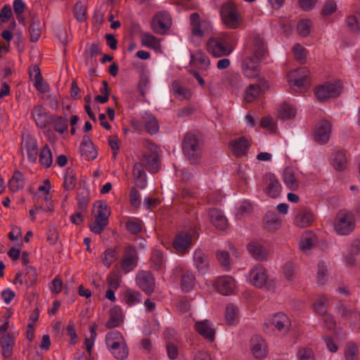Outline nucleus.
I'll return each mask as SVG.
<instances>
[{"label":"nucleus","instance_id":"6e6d98bb","mask_svg":"<svg viewBox=\"0 0 360 360\" xmlns=\"http://www.w3.org/2000/svg\"><path fill=\"white\" fill-rule=\"evenodd\" d=\"M238 309L233 304H229L226 308V320L229 324H233L238 319Z\"/></svg>","mask_w":360,"mask_h":360},{"label":"nucleus","instance_id":"393cba45","mask_svg":"<svg viewBox=\"0 0 360 360\" xmlns=\"http://www.w3.org/2000/svg\"><path fill=\"white\" fill-rule=\"evenodd\" d=\"M233 153L237 157L245 155L251 143L249 139L244 136L236 139L231 142Z\"/></svg>","mask_w":360,"mask_h":360},{"label":"nucleus","instance_id":"b1692460","mask_svg":"<svg viewBox=\"0 0 360 360\" xmlns=\"http://www.w3.org/2000/svg\"><path fill=\"white\" fill-rule=\"evenodd\" d=\"M336 312L342 320L356 321L360 319V314L354 309L349 307L340 301L336 307Z\"/></svg>","mask_w":360,"mask_h":360},{"label":"nucleus","instance_id":"3c124183","mask_svg":"<svg viewBox=\"0 0 360 360\" xmlns=\"http://www.w3.org/2000/svg\"><path fill=\"white\" fill-rule=\"evenodd\" d=\"M141 39L142 44L147 47L151 49H158L160 46L159 40L150 33H142Z\"/></svg>","mask_w":360,"mask_h":360},{"label":"nucleus","instance_id":"e433bc0d","mask_svg":"<svg viewBox=\"0 0 360 360\" xmlns=\"http://www.w3.org/2000/svg\"><path fill=\"white\" fill-rule=\"evenodd\" d=\"M313 220L314 216L311 212L301 210L295 217V224L299 227L304 228L310 226Z\"/></svg>","mask_w":360,"mask_h":360},{"label":"nucleus","instance_id":"09e8293b","mask_svg":"<svg viewBox=\"0 0 360 360\" xmlns=\"http://www.w3.org/2000/svg\"><path fill=\"white\" fill-rule=\"evenodd\" d=\"M150 86L149 72L145 69H142L140 72V79L139 82V89L143 97L145 96Z\"/></svg>","mask_w":360,"mask_h":360},{"label":"nucleus","instance_id":"9d476101","mask_svg":"<svg viewBox=\"0 0 360 360\" xmlns=\"http://www.w3.org/2000/svg\"><path fill=\"white\" fill-rule=\"evenodd\" d=\"M195 232L194 231H182L175 236L173 241L174 248L179 253L188 252L192 246L193 238Z\"/></svg>","mask_w":360,"mask_h":360},{"label":"nucleus","instance_id":"dca6fc26","mask_svg":"<svg viewBox=\"0 0 360 360\" xmlns=\"http://www.w3.org/2000/svg\"><path fill=\"white\" fill-rule=\"evenodd\" d=\"M330 123L326 120H322L315 126L314 140L320 144L326 143L330 139Z\"/></svg>","mask_w":360,"mask_h":360},{"label":"nucleus","instance_id":"680f3d73","mask_svg":"<svg viewBox=\"0 0 360 360\" xmlns=\"http://www.w3.org/2000/svg\"><path fill=\"white\" fill-rule=\"evenodd\" d=\"M216 255L219 264L226 270H229L231 267L229 253L226 250H218Z\"/></svg>","mask_w":360,"mask_h":360},{"label":"nucleus","instance_id":"a878e982","mask_svg":"<svg viewBox=\"0 0 360 360\" xmlns=\"http://www.w3.org/2000/svg\"><path fill=\"white\" fill-rule=\"evenodd\" d=\"M30 79L33 81V85L36 89L41 93L48 92L49 84L44 80L40 69H29Z\"/></svg>","mask_w":360,"mask_h":360},{"label":"nucleus","instance_id":"ea45409f","mask_svg":"<svg viewBox=\"0 0 360 360\" xmlns=\"http://www.w3.org/2000/svg\"><path fill=\"white\" fill-rule=\"evenodd\" d=\"M316 242V236L313 233H305L300 238V248L303 252L307 253L315 245Z\"/></svg>","mask_w":360,"mask_h":360},{"label":"nucleus","instance_id":"c03bdc74","mask_svg":"<svg viewBox=\"0 0 360 360\" xmlns=\"http://www.w3.org/2000/svg\"><path fill=\"white\" fill-rule=\"evenodd\" d=\"M347 157L341 150H338L333 155V165L338 171L344 170L347 166Z\"/></svg>","mask_w":360,"mask_h":360},{"label":"nucleus","instance_id":"4be33fe9","mask_svg":"<svg viewBox=\"0 0 360 360\" xmlns=\"http://www.w3.org/2000/svg\"><path fill=\"white\" fill-rule=\"evenodd\" d=\"M32 116L37 126L41 129L45 128L50 122L49 112L41 105L34 107Z\"/></svg>","mask_w":360,"mask_h":360},{"label":"nucleus","instance_id":"c756f323","mask_svg":"<svg viewBox=\"0 0 360 360\" xmlns=\"http://www.w3.org/2000/svg\"><path fill=\"white\" fill-rule=\"evenodd\" d=\"M123 321L122 310L118 306L113 307L109 312V319L105 323V327L113 328L118 327Z\"/></svg>","mask_w":360,"mask_h":360},{"label":"nucleus","instance_id":"4468645a","mask_svg":"<svg viewBox=\"0 0 360 360\" xmlns=\"http://www.w3.org/2000/svg\"><path fill=\"white\" fill-rule=\"evenodd\" d=\"M139 256L136 250L129 245L124 249L121 260V269L124 274L133 271L138 265Z\"/></svg>","mask_w":360,"mask_h":360},{"label":"nucleus","instance_id":"58836bf2","mask_svg":"<svg viewBox=\"0 0 360 360\" xmlns=\"http://www.w3.org/2000/svg\"><path fill=\"white\" fill-rule=\"evenodd\" d=\"M248 252L256 259L263 260L266 257L265 248L257 242H251L247 246Z\"/></svg>","mask_w":360,"mask_h":360},{"label":"nucleus","instance_id":"a18cd8bd","mask_svg":"<svg viewBox=\"0 0 360 360\" xmlns=\"http://www.w3.org/2000/svg\"><path fill=\"white\" fill-rule=\"evenodd\" d=\"M295 115V108L288 103H283L278 110V116L283 120L294 118Z\"/></svg>","mask_w":360,"mask_h":360},{"label":"nucleus","instance_id":"7c9ffc66","mask_svg":"<svg viewBox=\"0 0 360 360\" xmlns=\"http://www.w3.org/2000/svg\"><path fill=\"white\" fill-rule=\"evenodd\" d=\"M41 30L42 27L39 17L34 15L31 18L28 29L30 39L32 42H36L39 39L41 34Z\"/></svg>","mask_w":360,"mask_h":360},{"label":"nucleus","instance_id":"9b49d317","mask_svg":"<svg viewBox=\"0 0 360 360\" xmlns=\"http://www.w3.org/2000/svg\"><path fill=\"white\" fill-rule=\"evenodd\" d=\"M263 189L266 194L272 198H278L282 191L281 183L272 173H266L262 178Z\"/></svg>","mask_w":360,"mask_h":360},{"label":"nucleus","instance_id":"473e14b6","mask_svg":"<svg viewBox=\"0 0 360 360\" xmlns=\"http://www.w3.org/2000/svg\"><path fill=\"white\" fill-rule=\"evenodd\" d=\"M283 180L285 186L292 191L299 188V181L297 179L295 171L292 167H286L283 172Z\"/></svg>","mask_w":360,"mask_h":360},{"label":"nucleus","instance_id":"bf43d9fd","mask_svg":"<svg viewBox=\"0 0 360 360\" xmlns=\"http://www.w3.org/2000/svg\"><path fill=\"white\" fill-rule=\"evenodd\" d=\"M124 300L129 306H134L141 301V295L136 291L127 290L124 295Z\"/></svg>","mask_w":360,"mask_h":360},{"label":"nucleus","instance_id":"7ed1b4c3","mask_svg":"<svg viewBox=\"0 0 360 360\" xmlns=\"http://www.w3.org/2000/svg\"><path fill=\"white\" fill-rule=\"evenodd\" d=\"M207 51L215 58L229 56L233 51L230 35L221 34L211 37L207 42Z\"/></svg>","mask_w":360,"mask_h":360},{"label":"nucleus","instance_id":"cd10ccee","mask_svg":"<svg viewBox=\"0 0 360 360\" xmlns=\"http://www.w3.org/2000/svg\"><path fill=\"white\" fill-rule=\"evenodd\" d=\"M209 215L212 224L220 230H224L228 225V221L223 212L217 209H210Z\"/></svg>","mask_w":360,"mask_h":360},{"label":"nucleus","instance_id":"2eb2a0df","mask_svg":"<svg viewBox=\"0 0 360 360\" xmlns=\"http://www.w3.org/2000/svg\"><path fill=\"white\" fill-rule=\"evenodd\" d=\"M174 272L180 278L179 285L181 291L184 292L191 291L195 282V276L193 271L182 267H177Z\"/></svg>","mask_w":360,"mask_h":360},{"label":"nucleus","instance_id":"6ab92c4d","mask_svg":"<svg viewBox=\"0 0 360 360\" xmlns=\"http://www.w3.org/2000/svg\"><path fill=\"white\" fill-rule=\"evenodd\" d=\"M149 149L152 153H145L143 155L141 163L146 165L147 169L150 172L155 173L158 172L159 167V159L157 155L159 149L158 146L153 143L149 145Z\"/></svg>","mask_w":360,"mask_h":360},{"label":"nucleus","instance_id":"a211bd4d","mask_svg":"<svg viewBox=\"0 0 360 360\" xmlns=\"http://www.w3.org/2000/svg\"><path fill=\"white\" fill-rule=\"evenodd\" d=\"M271 324L281 333H286L289 331L291 326V322L288 316L283 313L279 312L275 314L269 321L266 322L264 326H269Z\"/></svg>","mask_w":360,"mask_h":360},{"label":"nucleus","instance_id":"f03ea898","mask_svg":"<svg viewBox=\"0 0 360 360\" xmlns=\"http://www.w3.org/2000/svg\"><path fill=\"white\" fill-rule=\"evenodd\" d=\"M105 344L110 352L119 360H124L129 355V349L122 334L112 330L106 334Z\"/></svg>","mask_w":360,"mask_h":360},{"label":"nucleus","instance_id":"ddd939ff","mask_svg":"<svg viewBox=\"0 0 360 360\" xmlns=\"http://www.w3.org/2000/svg\"><path fill=\"white\" fill-rule=\"evenodd\" d=\"M136 282L139 288L146 294L150 295L154 292L155 280L149 271H139L136 276Z\"/></svg>","mask_w":360,"mask_h":360},{"label":"nucleus","instance_id":"72a5a7b5","mask_svg":"<svg viewBox=\"0 0 360 360\" xmlns=\"http://www.w3.org/2000/svg\"><path fill=\"white\" fill-rule=\"evenodd\" d=\"M27 158L32 162H35L38 155V145L37 140L32 136H27L25 141Z\"/></svg>","mask_w":360,"mask_h":360},{"label":"nucleus","instance_id":"f8f14e48","mask_svg":"<svg viewBox=\"0 0 360 360\" xmlns=\"http://www.w3.org/2000/svg\"><path fill=\"white\" fill-rule=\"evenodd\" d=\"M172 25V18L167 11H160L155 14L151 21L153 30L159 34H165Z\"/></svg>","mask_w":360,"mask_h":360},{"label":"nucleus","instance_id":"20e7f679","mask_svg":"<svg viewBox=\"0 0 360 360\" xmlns=\"http://www.w3.org/2000/svg\"><path fill=\"white\" fill-rule=\"evenodd\" d=\"M94 210V221L89 224V229L95 234H101L108 224L110 211L105 201L96 202Z\"/></svg>","mask_w":360,"mask_h":360},{"label":"nucleus","instance_id":"f3484780","mask_svg":"<svg viewBox=\"0 0 360 360\" xmlns=\"http://www.w3.org/2000/svg\"><path fill=\"white\" fill-rule=\"evenodd\" d=\"M266 270L261 264L254 266L250 271L249 280L252 285L257 288H262L267 283Z\"/></svg>","mask_w":360,"mask_h":360},{"label":"nucleus","instance_id":"e2e57ef3","mask_svg":"<svg viewBox=\"0 0 360 360\" xmlns=\"http://www.w3.org/2000/svg\"><path fill=\"white\" fill-rule=\"evenodd\" d=\"M311 21L308 19L301 20L297 25V30L299 34L307 37L310 33Z\"/></svg>","mask_w":360,"mask_h":360},{"label":"nucleus","instance_id":"8fccbe9b","mask_svg":"<svg viewBox=\"0 0 360 360\" xmlns=\"http://www.w3.org/2000/svg\"><path fill=\"white\" fill-rule=\"evenodd\" d=\"M75 186V173L72 168H68L64 176L63 186L66 191H71L74 189Z\"/></svg>","mask_w":360,"mask_h":360},{"label":"nucleus","instance_id":"f257e3e1","mask_svg":"<svg viewBox=\"0 0 360 360\" xmlns=\"http://www.w3.org/2000/svg\"><path fill=\"white\" fill-rule=\"evenodd\" d=\"M182 150L187 159L193 164L200 162L202 151V141L198 134L187 133L184 139Z\"/></svg>","mask_w":360,"mask_h":360},{"label":"nucleus","instance_id":"de8ad7c7","mask_svg":"<svg viewBox=\"0 0 360 360\" xmlns=\"http://www.w3.org/2000/svg\"><path fill=\"white\" fill-rule=\"evenodd\" d=\"M39 162L41 166L48 168L51 166L53 162L52 153L47 145H46L40 151Z\"/></svg>","mask_w":360,"mask_h":360},{"label":"nucleus","instance_id":"603ef678","mask_svg":"<svg viewBox=\"0 0 360 360\" xmlns=\"http://www.w3.org/2000/svg\"><path fill=\"white\" fill-rule=\"evenodd\" d=\"M79 150L81 155L84 157L86 160L91 161L96 158L98 152L94 147V145H87L84 146H80Z\"/></svg>","mask_w":360,"mask_h":360},{"label":"nucleus","instance_id":"5fc2aeb1","mask_svg":"<svg viewBox=\"0 0 360 360\" xmlns=\"http://www.w3.org/2000/svg\"><path fill=\"white\" fill-rule=\"evenodd\" d=\"M191 25L192 26V34L195 36L202 37L203 31L200 29V15L193 13L190 16Z\"/></svg>","mask_w":360,"mask_h":360},{"label":"nucleus","instance_id":"412c9836","mask_svg":"<svg viewBox=\"0 0 360 360\" xmlns=\"http://www.w3.org/2000/svg\"><path fill=\"white\" fill-rule=\"evenodd\" d=\"M250 349L255 358L262 359L266 356L267 346L265 340L259 335H254L250 340Z\"/></svg>","mask_w":360,"mask_h":360},{"label":"nucleus","instance_id":"2f4dec72","mask_svg":"<svg viewBox=\"0 0 360 360\" xmlns=\"http://www.w3.org/2000/svg\"><path fill=\"white\" fill-rule=\"evenodd\" d=\"M133 176L136 181V185L143 189L147 185L146 174L143 169V165L141 162H136L133 167Z\"/></svg>","mask_w":360,"mask_h":360},{"label":"nucleus","instance_id":"864d4df0","mask_svg":"<svg viewBox=\"0 0 360 360\" xmlns=\"http://www.w3.org/2000/svg\"><path fill=\"white\" fill-rule=\"evenodd\" d=\"M53 124L54 129L59 132L60 134H63L67 131L68 128V120L66 117H63L61 116L56 117L51 120Z\"/></svg>","mask_w":360,"mask_h":360},{"label":"nucleus","instance_id":"69168bd1","mask_svg":"<svg viewBox=\"0 0 360 360\" xmlns=\"http://www.w3.org/2000/svg\"><path fill=\"white\" fill-rule=\"evenodd\" d=\"M317 278L320 284L323 285L328 279V269L324 262H320L318 265Z\"/></svg>","mask_w":360,"mask_h":360},{"label":"nucleus","instance_id":"13d9d810","mask_svg":"<svg viewBox=\"0 0 360 360\" xmlns=\"http://www.w3.org/2000/svg\"><path fill=\"white\" fill-rule=\"evenodd\" d=\"M125 226L127 230L133 235L139 234L143 229V223L141 220H129L126 222Z\"/></svg>","mask_w":360,"mask_h":360},{"label":"nucleus","instance_id":"0e129e2a","mask_svg":"<svg viewBox=\"0 0 360 360\" xmlns=\"http://www.w3.org/2000/svg\"><path fill=\"white\" fill-rule=\"evenodd\" d=\"M358 348L356 344L349 342L347 344L345 350V356L346 360H356Z\"/></svg>","mask_w":360,"mask_h":360},{"label":"nucleus","instance_id":"a19ab883","mask_svg":"<svg viewBox=\"0 0 360 360\" xmlns=\"http://www.w3.org/2000/svg\"><path fill=\"white\" fill-rule=\"evenodd\" d=\"M150 267L153 270L160 271L165 266V258L163 253L158 250H154L150 255Z\"/></svg>","mask_w":360,"mask_h":360},{"label":"nucleus","instance_id":"4c0bfd02","mask_svg":"<svg viewBox=\"0 0 360 360\" xmlns=\"http://www.w3.org/2000/svg\"><path fill=\"white\" fill-rule=\"evenodd\" d=\"M141 122L148 133L155 134L159 130V125L155 117L151 114L145 113L141 118Z\"/></svg>","mask_w":360,"mask_h":360},{"label":"nucleus","instance_id":"c9c22d12","mask_svg":"<svg viewBox=\"0 0 360 360\" xmlns=\"http://www.w3.org/2000/svg\"><path fill=\"white\" fill-rule=\"evenodd\" d=\"M14 338L12 334L7 333L0 339V346L2 349V355L4 358H9L13 353Z\"/></svg>","mask_w":360,"mask_h":360},{"label":"nucleus","instance_id":"37998d69","mask_svg":"<svg viewBox=\"0 0 360 360\" xmlns=\"http://www.w3.org/2000/svg\"><path fill=\"white\" fill-rule=\"evenodd\" d=\"M25 186L24 175L19 171H15L13 176L8 181V188L13 192L22 189Z\"/></svg>","mask_w":360,"mask_h":360},{"label":"nucleus","instance_id":"6e6552de","mask_svg":"<svg viewBox=\"0 0 360 360\" xmlns=\"http://www.w3.org/2000/svg\"><path fill=\"white\" fill-rule=\"evenodd\" d=\"M336 232L342 236L352 233L355 227L354 215L350 212H340L334 224Z\"/></svg>","mask_w":360,"mask_h":360},{"label":"nucleus","instance_id":"aec40b11","mask_svg":"<svg viewBox=\"0 0 360 360\" xmlns=\"http://www.w3.org/2000/svg\"><path fill=\"white\" fill-rule=\"evenodd\" d=\"M195 330L205 339L213 342L215 339L216 331L213 324L208 320L196 321L194 325Z\"/></svg>","mask_w":360,"mask_h":360},{"label":"nucleus","instance_id":"f704fd0d","mask_svg":"<svg viewBox=\"0 0 360 360\" xmlns=\"http://www.w3.org/2000/svg\"><path fill=\"white\" fill-rule=\"evenodd\" d=\"M264 224L265 229L274 231L280 229L281 221L275 212L269 211L264 215Z\"/></svg>","mask_w":360,"mask_h":360},{"label":"nucleus","instance_id":"423d86ee","mask_svg":"<svg viewBox=\"0 0 360 360\" xmlns=\"http://www.w3.org/2000/svg\"><path fill=\"white\" fill-rule=\"evenodd\" d=\"M254 52L252 56H246L243 59V68H257L266 53V45L259 36L254 37Z\"/></svg>","mask_w":360,"mask_h":360},{"label":"nucleus","instance_id":"338daca9","mask_svg":"<svg viewBox=\"0 0 360 360\" xmlns=\"http://www.w3.org/2000/svg\"><path fill=\"white\" fill-rule=\"evenodd\" d=\"M86 7L82 2H77L73 9L75 18L80 22L84 21L86 20Z\"/></svg>","mask_w":360,"mask_h":360},{"label":"nucleus","instance_id":"79ce46f5","mask_svg":"<svg viewBox=\"0 0 360 360\" xmlns=\"http://www.w3.org/2000/svg\"><path fill=\"white\" fill-rule=\"evenodd\" d=\"M172 89L179 100L189 99L192 96L191 91L184 87L178 80H174L172 83Z\"/></svg>","mask_w":360,"mask_h":360},{"label":"nucleus","instance_id":"0eeeda50","mask_svg":"<svg viewBox=\"0 0 360 360\" xmlns=\"http://www.w3.org/2000/svg\"><path fill=\"white\" fill-rule=\"evenodd\" d=\"M342 88L340 81L326 82L317 85L314 89V94L319 101H325L331 98L339 96Z\"/></svg>","mask_w":360,"mask_h":360},{"label":"nucleus","instance_id":"c85d7f7f","mask_svg":"<svg viewBox=\"0 0 360 360\" xmlns=\"http://www.w3.org/2000/svg\"><path fill=\"white\" fill-rule=\"evenodd\" d=\"M259 83L251 84L246 90L245 99L247 102L253 101L259 94L262 90H264L267 87V84L265 81L262 79H259Z\"/></svg>","mask_w":360,"mask_h":360},{"label":"nucleus","instance_id":"1a4fd4ad","mask_svg":"<svg viewBox=\"0 0 360 360\" xmlns=\"http://www.w3.org/2000/svg\"><path fill=\"white\" fill-rule=\"evenodd\" d=\"M221 17L223 22L229 28L235 29L240 24V16L236 5L228 1L221 6Z\"/></svg>","mask_w":360,"mask_h":360},{"label":"nucleus","instance_id":"5701e85b","mask_svg":"<svg viewBox=\"0 0 360 360\" xmlns=\"http://www.w3.org/2000/svg\"><path fill=\"white\" fill-rule=\"evenodd\" d=\"M215 286L220 294L228 296L234 292L236 284L233 278L226 276L219 278L217 281Z\"/></svg>","mask_w":360,"mask_h":360},{"label":"nucleus","instance_id":"49530a36","mask_svg":"<svg viewBox=\"0 0 360 360\" xmlns=\"http://www.w3.org/2000/svg\"><path fill=\"white\" fill-rule=\"evenodd\" d=\"M191 63L195 66L206 68L210 65L209 57L202 52H196L191 56Z\"/></svg>","mask_w":360,"mask_h":360},{"label":"nucleus","instance_id":"4d7b16f0","mask_svg":"<svg viewBox=\"0 0 360 360\" xmlns=\"http://www.w3.org/2000/svg\"><path fill=\"white\" fill-rule=\"evenodd\" d=\"M89 193L86 188H83L82 191L78 193L77 202H78V210L84 211L87 207L89 201Z\"/></svg>","mask_w":360,"mask_h":360},{"label":"nucleus","instance_id":"39448f33","mask_svg":"<svg viewBox=\"0 0 360 360\" xmlns=\"http://www.w3.org/2000/svg\"><path fill=\"white\" fill-rule=\"evenodd\" d=\"M288 82L293 91H305L311 84L309 72L307 69H292L288 75Z\"/></svg>","mask_w":360,"mask_h":360},{"label":"nucleus","instance_id":"774afa93","mask_svg":"<svg viewBox=\"0 0 360 360\" xmlns=\"http://www.w3.org/2000/svg\"><path fill=\"white\" fill-rule=\"evenodd\" d=\"M298 360H315L314 352L310 348H301L297 352Z\"/></svg>","mask_w":360,"mask_h":360},{"label":"nucleus","instance_id":"052dcab7","mask_svg":"<svg viewBox=\"0 0 360 360\" xmlns=\"http://www.w3.org/2000/svg\"><path fill=\"white\" fill-rule=\"evenodd\" d=\"M328 299L323 295H321L314 304V308L316 312L325 314L328 309Z\"/></svg>","mask_w":360,"mask_h":360},{"label":"nucleus","instance_id":"bb28decb","mask_svg":"<svg viewBox=\"0 0 360 360\" xmlns=\"http://www.w3.org/2000/svg\"><path fill=\"white\" fill-rule=\"evenodd\" d=\"M194 265L201 274H205L209 269L207 255L200 249H197L193 253Z\"/></svg>","mask_w":360,"mask_h":360}]
</instances>
